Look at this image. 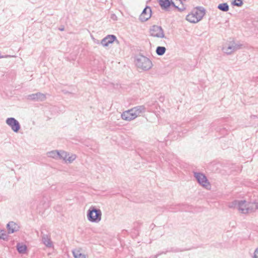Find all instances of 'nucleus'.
Wrapping results in <instances>:
<instances>
[{
  "instance_id": "obj_20",
  "label": "nucleus",
  "mask_w": 258,
  "mask_h": 258,
  "mask_svg": "<svg viewBox=\"0 0 258 258\" xmlns=\"http://www.w3.org/2000/svg\"><path fill=\"white\" fill-rule=\"evenodd\" d=\"M73 253L75 258H86V255L82 253L80 250L75 249L73 251Z\"/></svg>"
},
{
  "instance_id": "obj_15",
  "label": "nucleus",
  "mask_w": 258,
  "mask_h": 258,
  "mask_svg": "<svg viewBox=\"0 0 258 258\" xmlns=\"http://www.w3.org/2000/svg\"><path fill=\"white\" fill-rule=\"evenodd\" d=\"M132 109V112H133L134 113H135L136 118L138 116H141L146 111V108L144 105L137 106Z\"/></svg>"
},
{
  "instance_id": "obj_9",
  "label": "nucleus",
  "mask_w": 258,
  "mask_h": 258,
  "mask_svg": "<svg viewBox=\"0 0 258 258\" xmlns=\"http://www.w3.org/2000/svg\"><path fill=\"white\" fill-rule=\"evenodd\" d=\"M26 98L27 100L33 101H44L46 99V94L40 92L31 94L26 96Z\"/></svg>"
},
{
  "instance_id": "obj_10",
  "label": "nucleus",
  "mask_w": 258,
  "mask_h": 258,
  "mask_svg": "<svg viewBox=\"0 0 258 258\" xmlns=\"http://www.w3.org/2000/svg\"><path fill=\"white\" fill-rule=\"evenodd\" d=\"M77 158L75 154H69L63 151L61 155V159H62L66 163H72Z\"/></svg>"
},
{
  "instance_id": "obj_16",
  "label": "nucleus",
  "mask_w": 258,
  "mask_h": 258,
  "mask_svg": "<svg viewBox=\"0 0 258 258\" xmlns=\"http://www.w3.org/2000/svg\"><path fill=\"white\" fill-rule=\"evenodd\" d=\"M9 233H13L19 230V226L14 222H10L7 224Z\"/></svg>"
},
{
  "instance_id": "obj_5",
  "label": "nucleus",
  "mask_w": 258,
  "mask_h": 258,
  "mask_svg": "<svg viewBox=\"0 0 258 258\" xmlns=\"http://www.w3.org/2000/svg\"><path fill=\"white\" fill-rule=\"evenodd\" d=\"M242 46L241 44L232 40L223 45L222 50L225 53L229 55L241 49Z\"/></svg>"
},
{
  "instance_id": "obj_25",
  "label": "nucleus",
  "mask_w": 258,
  "mask_h": 258,
  "mask_svg": "<svg viewBox=\"0 0 258 258\" xmlns=\"http://www.w3.org/2000/svg\"><path fill=\"white\" fill-rule=\"evenodd\" d=\"M7 237H8V235L6 233V232L5 230H0V239L5 240L7 238Z\"/></svg>"
},
{
  "instance_id": "obj_14",
  "label": "nucleus",
  "mask_w": 258,
  "mask_h": 258,
  "mask_svg": "<svg viewBox=\"0 0 258 258\" xmlns=\"http://www.w3.org/2000/svg\"><path fill=\"white\" fill-rule=\"evenodd\" d=\"M63 150H53L47 153V157L53 158L54 159H61V155Z\"/></svg>"
},
{
  "instance_id": "obj_2",
  "label": "nucleus",
  "mask_w": 258,
  "mask_h": 258,
  "mask_svg": "<svg viewBox=\"0 0 258 258\" xmlns=\"http://www.w3.org/2000/svg\"><path fill=\"white\" fill-rule=\"evenodd\" d=\"M258 209V202L247 203L245 200L239 201L238 210L243 214L254 212Z\"/></svg>"
},
{
  "instance_id": "obj_4",
  "label": "nucleus",
  "mask_w": 258,
  "mask_h": 258,
  "mask_svg": "<svg viewBox=\"0 0 258 258\" xmlns=\"http://www.w3.org/2000/svg\"><path fill=\"white\" fill-rule=\"evenodd\" d=\"M135 63L138 69L144 71L150 70L153 66L150 59L142 55L137 56Z\"/></svg>"
},
{
  "instance_id": "obj_28",
  "label": "nucleus",
  "mask_w": 258,
  "mask_h": 258,
  "mask_svg": "<svg viewBox=\"0 0 258 258\" xmlns=\"http://www.w3.org/2000/svg\"><path fill=\"white\" fill-rule=\"evenodd\" d=\"M59 30H60V31H63V30H64V29H63V28H60V29H59Z\"/></svg>"
},
{
  "instance_id": "obj_17",
  "label": "nucleus",
  "mask_w": 258,
  "mask_h": 258,
  "mask_svg": "<svg viewBox=\"0 0 258 258\" xmlns=\"http://www.w3.org/2000/svg\"><path fill=\"white\" fill-rule=\"evenodd\" d=\"M171 5L174 7L177 8L180 11H183L185 9L181 0L171 1Z\"/></svg>"
},
{
  "instance_id": "obj_8",
  "label": "nucleus",
  "mask_w": 258,
  "mask_h": 258,
  "mask_svg": "<svg viewBox=\"0 0 258 258\" xmlns=\"http://www.w3.org/2000/svg\"><path fill=\"white\" fill-rule=\"evenodd\" d=\"M194 174V177L201 185L205 187L210 186V183L206 176L204 174L197 172H195Z\"/></svg>"
},
{
  "instance_id": "obj_22",
  "label": "nucleus",
  "mask_w": 258,
  "mask_h": 258,
  "mask_svg": "<svg viewBox=\"0 0 258 258\" xmlns=\"http://www.w3.org/2000/svg\"><path fill=\"white\" fill-rule=\"evenodd\" d=\"M218 8L223 12H227L229 10V6L227 3L219 4Z\"/></svg>"
},
{
  "instance_id": "obj_21",
  "label": "nucleus",
  "mask_w": 258,
  "mask_h": 258,
  "mask_svg": "<svg viewBox=\"0 0 258 258\" xmlns=\"http://www.w3.org/2000/svg\"><path fill=\"white\" fill-rule=\"evenodd\" d=\"M166 48L164 46H158L156 48V52L158 55H163L165 51Z\"/></svg>"
},
{
  "instance_id": "obj_26",
  "label": "nucleus",
  "mask_w": 258,
  "mask_h": 258,
  "mask_svg": "<svg viewBox=\"0 0 258 258\" xmlns=\"http://www.w3.org/2000/svg\"><path fill=\"white\" fill-rule=\"evenodd\" d=\"M242 4V0H234L233 2V5L237 7H240Z\"/></svg>"
},
{
  "instance_id": "obj_27",
  "label": "nucleus",
  "mask_w": 258,
  "mask_h": 258,
  "mask_svg": "<svg viewBox=\"0 0 258 258\" xmlns=\"http://www.w3.org/2000/svg\"><path fill=\"white\" fill-rule=\"evenodd\" d=\"M253 258H258V247L254 250Z\"/></svg>"
},
{
  "instance_id": "obj_18",
  "label": "nucleus",
  "mask_w": 258,
  "mask_h": 258,
  "mask_svg": "<svg viewBox=\"0 0 258 258\" xmlns=\"http://www.w3.org/2000/svg\"><path fill=\"white\" fill-rule=\"evenodd\" d=\"M158 3L162 9H167L171 5V1L169 0H158Z\"/></svg>"
},
{
  "instance_id": "obj_1",
  "label": "nucleus",
  "mask_w": 258,
  "mask_h": 258,
  "mask_svg": "<svg viewBox=\"0 0 258 258\" xmlns=\"http://www.w3.org/2000/svg\"><path fill=\"white\" fill-rule=\"evenodd\" d=\"M205 15V10L202 7H199L193 10L186 17V20L190 23H196L201 21Z\"/></svg>"
},
{
  "instance_id": "obj_13",
  "label": "nucleus",
  "mask_w": 258,
  "mask_h": 258,
  "mask_svg": "<svg viewBox=\"0 0 258 258\" xmlns=\"http://www.w3.org/2000/svg\"><path fill=\"white\" fill-rule=\"evenodd\" d=\"M116 40V37L114 35H108L101 41V44L103 46H107L109 44L112 43Z\"/></svg>"
},
{
  "instance_id": "obj_7",
  "label": "nucleus",
  "mask_w": 258,
  "mask_h": 258,
  "mask_svg": "<svg viewBox=\"0 0 258 258\" xmlns=\"http://www.w3.org/2000/svg\"><path fill=\"white\" fill-rule=\"evenodd\" d=\"M150 35L158 38H164V31L161 26L154 25L150 29Z\"/></svg>"
},
{
  "instance_id": "obj_12",
  "label": "nucleus",
  "mask_w": 258,
  "mask_h": 258,
  "mask_svg": "<svg viewBox=\"0 0 258 258\" xmlns=\"http://www.w3.org/2000/svg\"><path fill=\"white\" fill-rule=\"evenodd\" d=\"M132 109H131L127 111H124L121 115L122 119L127 121H131L135 119L136 116L135 115V113H134L133 112H132Z\"/></svg>"
},
{
  "instance_id": "obj_11",
  "label": "nucleus",
  "mask_w": 258,
  "mask_h": 258,
  "mask_svg": "<svg viewBox=\"0 0 258 258\" xmlns=\"http://www.w3.org/2000/svg\"><path fill=\"white\" fill-rule=\"evenodd\" d=\"M151 16V10L150 7H146L140 16V20L142 22L148 20Z\"/></svg>"
},
{
  "instance_id": "obj_6",
  "label": "nucleus",
  "mask_w": 258,
  "mask_h": 258,
  "mask_svg": "<svg viewBox=\"0 0 258 258\" xmlns=\"http://www.w3.org/2000/svg\"><path fill=\"white\" fill-rule=\"evenodd\" d=\"M6 123L15 133H18L21 128L19 121L14 117H9L6 120Z\"/></svg>"
},
{
  "instance_id": "obj_23",
  "label": "nucleus",
  "mask_w": 258,
  "mask_h": 258,
  "mask_svg": "<svg viewBox=\"0 0 258 258\" xmlns=\"http://www.w3.org/2000/svg\"><path fill=\"white\" fill-rule=\"evenodd\" d=\"M17 248L18 251L21 253H23L26 250V246L25 245L21 244L18 243L17 245Z\"/></svg>"
},
{
  "instance_id": "obj_24",
  "label": "nucleus",
  "mask_w": 258,
  "mask_h": 258,
  "mask_svg": "<svg viewBox=\"0 0 258 258\" xmlns=\"http://www.w3.org/2000/svg\"><path fill=\"white\" fill-rule=\"evenodd\" d=\"M239 201L235 200L231 203L229 204L228 207L230 208H234L237 209L238 210V206Z\"/></svg>"
},
{
  "instance_id": "obj_19",
  "label": "nucleus",
  "mask_w": 258,
  "mask_h": 258,
  "mask_svg": "<svg viewBox=\"0 0 258 258\" xmlns=\"http://www.w3.org/2000/svg\"><path fill=\"white\" fill-rule=\"evenodd\" d=\"M42 241L47 247H50L52 245V242L48 236L46 235L43 236Z\"/></svg>"
},
{
  "instance_id": "obj_3",
  "label": "nucleus",
  "mask_w": 258,
  "mask_h": 258,
  "mask_svg": "<svg viewBox=\"0 0 258 258\" xmlns=\"http://www.w3.org/2000/svg\"><path fill=\"white\" fill-rule=\"evenodd\" d=\"M87 217L90 222L99 223L101 220V211L94 206H91L87 211Z\"/></svg>"
}]
</instances>
